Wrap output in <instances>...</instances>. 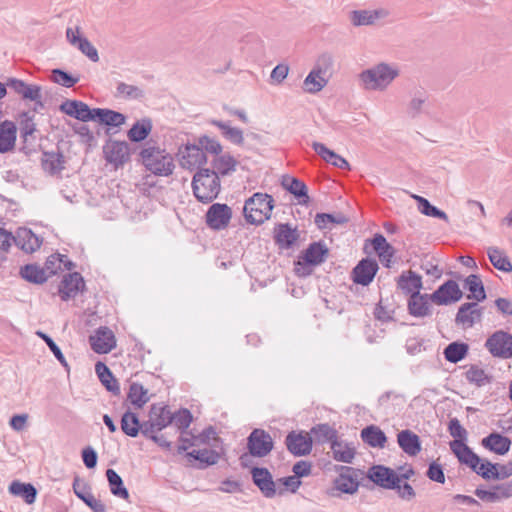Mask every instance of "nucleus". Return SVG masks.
<instances>
[{"mask_svg":"<svg viewBox=\"0 0 512 512\" xmlns=\"http://www.w3.org/2000/svg\"><path fill=\"white\" fill-rule=\"evenodd\" d=\"M400 74L398 68L388 63L380 62L362 71L359 79L368 90L384 91Z\"/></svg>","mask_w":512,"mask_h":512,"instance_id":"nucleus-1","label":"nucleus"},{"mask_svg":"<svg viewBox=\"0 0 512 512\" xmlns=\"http://www.w3.org/2000/svg\"><path fill=\"white\" fill-rule=\"evenodd\" d=\"M192 188L200 202L210 203L220 192L219 177L210 169H200L193 177Z\"/></svg>","mask_w":512,"mask_h":512,"instance_id":"nucleus-2","label":"nucleus"},{"mask_svg":"<svg viewBox=\"0 0 512 512\" xmlns=\"http://www.w3.org/2000/svg\"><path fill=\"white\" fill-rule=\"evenodd\" d=\"M273 207V198L270 195L255 193L245 201L244 217L250 224H262L270 218Z\"/></svg>","mask_w":512,"mask_h":512,"instance_id":"nucleus-3","label":"nucleus"},{"mask_svg":"<svg viewBox=\"0 0 512 512\" xmlns=\"http://www.w3.org/2000/svg\"><path fill=\"white\" fill-rule=\"evenodd\" d=\"M145 167L155 175L169 176L174 170L173 157L159 147L149 146L141 151Z\"/></svg>","mask_w":512,"mask_h":512,"instance_id":"nucleus-4","label":"nucleus"},{"mask_svg":"<svg viewBox=\"0 0 512 512\" xmlns=\"http://www.w3.org/2000/svg\"><path fill=\"white\" fill-rule=\"evenodd\" d=\"M447 430L454 438V440L449 443L450 449L458 462L463 465L472 454L475 453L473 449L466 444L468 432L456 417L449 420Z\"/></svg>","mask_w":512,"mask_h":512,"instance_id":"nucleus-5","label":"nucleus"},{"mask_svg":"<svg viewBox=\"0 0 512 512\" xmlns=\"http://www.w3.org/2000/svg\"><path fill=\"white\" fill-rule=\"evenodd\" d=\"M363 253L371 257L376 254L380 263L385 268H391L396 254V249L386 240L383 234L375 233L371 238L364 241Z\"/></svg>","mask_w":512,"mask_h":512,"instance_id":"nucleus-6","label":"nucleus"},{"mask_svg":"<svg viewBox=\"0 0 512 512\" xmlns=\"http://www.w3.org/2000/svg\"><path fill=\"white\" fill-rule=\"evenodd\" d=\"M368 482L372 485L364 484L368 489H373L374 486L385 490H391L397 483V470L383 465L373 464L371 465L365 475Z\"/></svg>","mask_w":512,"mask_h":512,"instance_id":"nucleus-7","label":"nucleus"},{"mask_svg":"<svg viewBox=\"0 0 512 512\" xmlns=\"http://www.w3.org/2000/svg\"><path fill=\"white\" fill-rule=\"evenodd\" d=\"M463 465L470 468L484 480L500 481L505 479L501 463H493L486 458H481L477 453L472 454Z\"/></svg>","mask_w":512,"mask_h":512,"instance_id":"nucleus-8","label":"nucleus"},{"mask_svg":"<svg viewBox=\"0 0 512 512\" xmlns=\"http://www.w3.org/2000/svg\"><path fill=\"white\" fill-rule=\"evenodd\" d=\"M484 346L495 358H512V335L507 331L497 330L493 332L486 339Z\"/></svg>","mask_w":512,"mask_h":512,"instance_id":"nucleus-9","label":"nucleus"},{"mask_svg":"<svg viewBox=\"0 0 512 512\" xmlns=\"http://www.w3.org/2000/svg\"><path fill=\"white\" fill-rule=\"evenodd\" d=\"M6 88L12 90L22 100L42 106V87L40 85L29 84L17 78H8Z\"/></svg>","mask_w":512,"mask_h":512,"instance_id":"nucleus-10","label":"nucleus"},{"mask_svg":"<svg viewBox=\"0 0 512 512\" xmlns=\"http://www.w3.org/2000/svg\"><path fill=\"white\" fill-rule=\"evenodd\" d=\"M431 295L436 305L447 306L460 301L464 294L457 281L448 279L439 285Z\"/></svg>","mask_w":512,"mask_h":512,"instance_id":"nucleus-11","label":"nucleus"},{"mask_svg":"<svg viewBox=\"0 0 512 512\" xmlns=\"http://www.w3.org/2000/svg\"><path fill=\"white\" fill-rule=\"evenodd\" d=\"M247 448L254 457H265L273 449V440L263 429H254L247 439Z\"/></svg>","mask_w":512,"mask_h":512,"instance_id":"nucleus-12","label":"nucleus"},{"mask_svg":"<svg viewBox=\"0 0 512 512\" xmlns=\"http://www.w3.org/2000/svg\"><path fill=\"white\" fill-rule=\"evenodd\" d=\"M179 163L182 168L194 170L206 164L207 157L198 144H186L179 148Z\"/></svg>","mask_w":512,"mask_h":512,"instance_id":"nucleus-13","label":"nucleus"},{"mask_svg":"<svg viewBox=\"0 0 512 512\" xmlns=\"http://www.w3.org/2000/svg\"><path fill=\"white\" fill-rule=\"evenodd\" d=\"M379 271V264L375 258L367 255L354 266V284L363 287L369 286Z\"/></svg>","mask_w":512,"mask_h":512,"instance_id":"nucleus-14","label":"nucleus"},{"mask_svg":"<svg viewBox=\"0 0 512 512\" xmlns=\"http://www.w3.org/2000/svg\"><path fill=\"white\" fill-rule=\"evenodd\" d=\"M66 39L70 45L80 50L91 61L97 62L99 60L97 49L82 35V30L79 25L66 29Z\"/></svg>","mask_w":512,"mask_h":512,"instance_id":"nucleus-15","label":"nucleus"},{"mask_svg":"<svg viewBox=\"0 0 512 512\" xmlns=\"http://www.w3.org/2000/svg\"><path fill=\"white\" fill-rule=\"evenodd\" d=\"M431 303L435 304L431 293H419L416 295H410L407 299V311L408 314L415 318L429 317L433 313V307Z\"/></svg>","mask_w":512,"mask_h":512,"instance_id":"nucleus-16","label":"nucleus"},{"mask_svg":"<svg viewBox=\"0 0 512 512\" xmlns=\"http://www.w3.org/2000/svg\"><path fill=\"white\" fill-rule=\"evenodd\" d=\"M232 217V210L226 204L214 203L206 213V224L213 230L225 229Z\"/></svg>","mask_w":512,"mask_h":512,"instance_id":"nucleus-17","label":"nucleus"},{"mask_svg":"<svg viewBox=\"0 0 512 512\" xmlns=\"http://www.w3.org/2000/svg\"><path fill=\"white\" fill-rule=\"evenodd\" d=\"M397 289L401 290L405 295H416L421 293L423 289L422 276L413 271L405 270L396 278Z\"/></svg>","mask_w":512,"mask_h":512,"instance_id":"nucleus-18","label":"nucleus"},{"mask_svg":"<svg viewBox=\"0 0 512 512\" xmlns=\"http://www.w3.org/2000/svg\"><path fill=\"white\" fill-rule=\"evenodd\" d=\"M90 344L93 351L98 354L109 353L116 346L115 335L111 329L100 327L90 336Z\"/></svg>","mask_w":512,"mask_h":512,"instance_id":"nucleus-19","label":"nucleus"},{"mask_svg":"<svg viewBox=\"0 0 512 512\" xmlns=\"http://www.w3.org/2000/svg\"><path fill=\"white\" fill-rule=\"evenodd\" d=\"M481 446L496 455H506L511 447L512 441L509 437L500 432L493 431L481 439Z\"/></svg>","mask_w":512,"mask_h":512,"instance_id":"nucleus-20","label":"nucleus"},{"mask_svg":"<svg viewBox=\"0 0 512 512\" xmlns=\"http://www.w3.org/2000/svg\"><path fill=\"white\" fill-rule=\"evenodd\" d=\"M338 477L334 480L333 486L327 493L331 497H340L342 494H352V468L348 466H337Z\"/></svg>","mask_w":512,"mask_h":512,"instance_id":"nucleus-21","label":"nucleus"},{"mask_svg":"<svg viewBox=\"0 0 512 512\" xmlns=\"http://www.w3.org/2000/svg\"><path fill=\"white\" fill-rule=\"evenodd\" d=\"M73 491L93 512H106L102 501L94 497L88 484L79 477H75L73 481Z\"/></svg>","mask_w":512,"mask_h":512,"instance_id":"nucleus-22","label":"nucleus"},{"mask_svg":"<svg viewBox=\"0 0 512 512\" xmlns=\"http://www.w3.org/2000/svg\"><path fill=\"white\" fill-rule=\"evenodd\" d=\"M60 110L66 115L83 122L95 120L94 109H91L82 101L66 100L60 105Z\"/></svg>","mask_w":512,"mask_h":512,"instance_id":"nucleus-23","label":"nucleus"},{"mask_svg":"<svg viewBox=\"0 0 512 512\" xmlns=\"http://www.w3.org/2000/svg\"><path fill=\"white\" fill-rule=\"evenodd\" d=\"M251 474L254 484L266 498H273L277 494L276 482L268 469L255 467Z\"/></svg>","mask_w":512,"mask_h":512,"instance_id":"nucleus-24","label":"nucleus"},{"mask_svg":"<svg viewBox=\"0 0 512 512\" xmlns=\"http://www.w3.org/2000/svg\"><path fill=\"white\" fill-rule=\"evenodd\" d=\"M397 443L404 453L414 457L422 450V441L419 435L410 429H403L397 433Z\"/></svg>","mask_w":512,"mask_h":512,"instance_id":"nucleus-25","label":"nucleus"},{"mask_svg":"<svg viewBox=\"0 0 512 512\" xmlns=\"http://www.w3.org/2000/svg\"><path fill=\"white\" fill-rule=\"evenodd\" d=\"M107 162L116 167L129 159V147L126 142L109 141L103 148Z\"/></svg>","mask_w":512,"mask_h":512,"instance_id":"nucleus-26","label":"nucleus"},{"mask_svg":"<svg viewBox=\"0 0 512 512\" xmlns=\"http://www.w3.org/2000/svg\"><path fill=\"white\" fill-rule=\"evenodd\" d=\"M274 239L280 248L289 249L299 239V231L289 224L280 223L274 228Z\"/></svg>","mask_w":512,"mask_h":512,"instance_id":"nucleus-27","label":"nucleus"},{"mask_svg":"<svg viewBox=\"0 0 512 512\" xmlns=\"http://www.w3.org/2000/svg\"><path fill=\"white\" fill-rule=\"evenodd\" d=\"M463 288L469 291L467 299L472 302L481 303L487 299L484 283L478 274H470L464 279Z\"/></svg>","mask_w":512,"mask_h":512,"instance_id":"nucleus-28","label":"nucleus"},{"mask_svg":"<svg viewBox=\"0 0 512 512\" xmlns=\"http://www.w3.org/2000/svg\"><path fill=\"white\" fill-rule=\"evenodd\" d=\"M328 83L326 71L320 67L313 68L303 81L302 89L309 94L320 92Z\"/></svg>","mask_w":512,"mask_h":512,"instance_id":"nucleus-29","label":"nucleus"},{"mask_svg":"<svg viewBox=\"0 0 512 512\" xmlns=\"http://www.w3.org/2000/svg\"><path fill=\"white\" fill-rule=\"evenodd\" d=\"M286 446L294 455H307L312 448V439L302 433L292 432L286 437Z\"/></svg>","mask_w":512,"mask_h":512,"instance_id":"nucleus-30","label":"nucleus"},{"mask_svg":"<svg viewBox=\"0 0 512 512\" xmlns=\"http://www.w3.org/2000/svg\"><path fill=\"white\" fill-rule=\"evenodd\" d=\"M14 243L26 253H33L41 246L39 237L27 228H19L17 230Z\"/></svg>","mask_w":512,"mask_h":512,"instance_id":"nucleus-31","label":"nucleus"},{"mask_svg":"<svg viewBox=\"0 0 512 512\" xmlns=\"http://www.w3.org/2000/svg\"><path fill=\"white\" fill-rule=\"evenodd\" d=\"M84 287L82 276L75 272L66 275L60 285L59 293L63 300L74 297Z\"/></svg>","mask_w":512,"mask_h":512,"instance_id":"nucleus-32","label":"nucleus"},{"mask_svg":"<svg viewBox=\"0 0 512 512\" xmlns=\"http://www.w3.org/2000/svg\"><path fill=\"white\" fill-rule=\"evenodd\" d=\"M362 441L372 448H384L388 438L383 430L376 425H367L361 430Z\"/></svg>","mask_w":512,"mask_h":512,"instance_id":"nucleus-33","label":"nucleus"},{"mask_svg":"<svg viewBox=\"0 0 512 512\" xmlns=\"http://www.w3.org/2000/svg\"><path fill=\"white\" fill-rule=\"evenodd\" d=\"M213 170L218 177L227 176L236 171L238 165L237 160L229 153H220L212 160Z\"/></svg>","mask_w":512,"mask_h":512,"instance_id":"nucleus-34","label":"nucleus"},{"mask_svg":"<svg viewBox=\"0 0 512 512\" xmlns=\"http://www.w3.org/2000/svg\"><path fill=\"white\" fill-rule=\"evenodd\" d=\"M469 344L461 340L450 342L443 350L446 361L456 364L464 360L469 354Z\"/></svg>","mask_w":512,"mask_h":512,"instance_id":"nucleus-35","label":"nucleus"},{"mask_svg":"<svg viewBox=\"0 0 512 512\" xmlns=\"http://www.w3.org/2000/svg\"><path fill=\"white\" fill-rule=\"evenodd\" d=\"M149 419L154 423V427L161 431L172 423L173 415L167 406L153 404L150 408Z\"/></svg>","mask_w":512,"mask_h":512,"instance_id":"nucleus-36","label":"nucleus"},{"mask_svg":"<svg viewBox=\"0 0 512 512\" xmlns=\"http://www.w3.org/2000/svg\"><path fill=\"white\" fill-rule=\"evenodd\" d=\"M16 133V126L13 122L4 121L0 124V153H6L14 148Z\"/></svg>","mask_w":512,"mask_h":512,"instance_id":"nucleus-37","label":"nucleus"},{"mask_svg":"<svg viewBox=\"0 0 512 512\" xmlns=\"http://www.w3.org/2000/svg\"><path fill=\"white\" fill-rule=\"evenodd\" d=\"M487 255L494 268L504 273L512 272V262L503 250L495 246L489 247Z\"/></svg>","mask_w":512,"mask_h":512,"instance_id":"nucleus-38","label":"nucleus"},{"mask_svg":"<svg viewBox=\"0 0 512 512\" xmlns=\"http://www.w3.org/2000/svg\"><path fill=\"white\" fill-rule=\"evenodd\" d=\"M413 198L416 200L419 212L423 215L441 219L445 222L449 221V217L446 212L433 205L427 198L419 195H413Z\"/></svg>","mask_w":512,"mask_h":512,"instance_id":"nucleus-39","label":"nucleus"},{"mask_svg":"<svg viewBox=\"0 0 512 512\" xmlns=\"http://www.w3.org/2000/svg\"><path fill=\"white\" fill-rule=\"evenodd\" d=\"M281 184L284 189L289 191L297 198H304L300 203L306 204L309 200L307 195V186L304 182L300 181L297 178L285 175L282 178Z\"/></svg>","mask_w":512,"mask_h":512,"instance_id":"nucleus-40","label":"nucleus"},{"mask_svg":"<svg viewBox=\"0 0 512 512\" xmlns=\"http://www.w3.org/2000/svg\"><path fill=\"white\" fill-rule=\"evenodd\" d=\"M9 492L15 496L21 497L27 504H33L36 500L37 490L29 483L13 481L9 486Z\"/></svg>","mask_w":512,"mask_h":512,"instance_id":"nucleus-41","label":"nucleus"},{"mask_svg":"<svg viewBox=\"0 0 512 512\" xmlns=\"http://www.w3.org/2000/svg\"><path fill=\"white\" fill-rule=\"evenodd\" d=\"M95 371L98 375L99 380L101 383L105 386V388L112 392L113 394L117 395L120 392V387L112 375L109 368L102 362H98L95 365Z\"/></svg>","mask_w":512,"mask_h":512,"instance_id":"nucleus-42","label":"nucleus"},{"mask_svg":"<svg viewBox=\"0 0 512 512\" xmlns=\"http://www.w3.org/2000/svg\"><path fill=\"white\" fill-rule=\"evenodd\" d=\"M94 115L95 120L108 126L118 127L125 122L123 114L109 109L94 108Z\"/></svg>","mask_w":512,"mask_h":512,"instance_id":"nucleus-43","label":"nucleus"},{"mask_svg":"<svg viewBox=\"0 0 512 512\" xmlns=\"http://www.w3.org/2000/svg\"><path fill=\"white\" fill-rule=\"evenodd\" d=\"M72 266V262H70L65 255L53 254L47 258L43 268L46 270L49 278L63 268L66 270H71Z\"/></svg>","mask_w":512,"mask_h":512,"instance_id":"nucleus-44","label":"nucleus"},{"mask_svg":"<svg viewBox=\"0 0 512 512\" xmlns=\"http://www.w3.org/2000/svg\"><path fill=\"white\" fill-rule=\"evenodd\" d=\"M106 477L109 483L111 493L121 499L127 500L129 493L123 484V480L120 475L113 469H107Z\"/></svg>","mask_w":512,"mask_h":512,"instance_id":"nucleus-45","label":"nucleus"},{"mask_svg":"<svg viewBox=\"0 0 512 512\" xmlns=\"http://www.w3.org/2000/svg\"><path fill=\"white\" fill-rule=\"evenodd\" d=\"M328 250L321 243H312L303 253L302 257L306 263H310L314 266L324 262L327 256Z\"/></svg>","mask_w":512,"mask_h":512,"instance_id":"nucleus-46","label":"nucleus"},{"mask_svg":"<svg viewBox=\"0 0 512 512\" xmlns=\"http://www.w3.org/2000/svg\"><path fill=\"white\" fill-rule=\"evenodd\" d=\"M20 275L25 280L36 284H42L48 279L46 270L43 267L34 264H28L22 267Z\"/></svg>","mask_w":512,"mask_h":512,"instance_id":"nucleus-47","label":"nucleus"},{"mask_svg":"<svg viewBox=\"0 0 512 512\" xmlns=\"http://www.w3.org/2000/svg\"><path fill=\"white\" fill-rule=\"evenodd\" d=\"M465 378L469 383L475 384L477 387L489 384L493 380L492 375L487 374L484 369L474 364L470 365L469 369L465 372Z\"/></svg>","mask_w":512,"mask_h":512,"instance_id":"nucleus-48","label":"nucleus"},{"mask_svg":"<svg viewBox=\"0 0 512 512\" xmlns=\"http://www.w3.org/2000/svg\"><path fill=\"white\" fill-rule=\"evenodd\" d=\"M211 124L218 127L222 131V135L234 144H242L244 141L243 131L239 128L230 126L229 123L212 120Z\"/></svg>","mask_w":512,"mask_h":512,"instance_id":"nucleus-49","label":"nucleus"},{"mask_svg":"<svg viewBox=\"0 0 512 512\" xmlns=\"http://www.w3.org/2000/svg\"><path fill=\"white\" fill-rule=\"evenodd\" d=\"M152 130V123L150 119H142L137 121L128 131V137L133 142H140L144 140Z\"/></svg>","mask_w":512,"mask_h":512,"instance_id":"nucleus-50","label":"nucleus"},{"mask_svg":"<svg viewBox=\"0 0 512 512\" xmlns=\"http://www.w3.org/2000/svg\"><path fill=\"white\" fill-rule=\"evenodd\" d=\"M474 307H477V303L475 302H465L461 304L455 317V323L457 325L472 327L475 324V317L472 316L471 308Z\"/></svg>","mask_w":512,"mask_h":512,"instance_id":"nucleus-51","label":"nucleus"},{"mask_svg":"<svg viewBox=\"0 0 512 512\" xmlns=\"http://www.w3.org/2000/svg\"><path fill=\"white\" fill-rule=\"evenodd\" d=\"M128 399L134 406L141 408L149 401L148 390L141 384L132 383L129 388Z\"/></svg>","mask_w":512,"mask_h":512,"instance_id":"nucleus-52","label":"nucleus"},{"mask_svg":"<svg viewBox=\"0 0 512 512\" xmlns=\"http://www.w3.org/2000/svg\"><path fill=\"white\" fill-rule=\"evenodd\" d=\"M140 428V422L136 414L132 412H126L123 414L121 419V429L126 435L136 437L139 434Z\"/></svg>","mask_w":512,"mask_h":512,"instance_id":"nucleus-53","label":"nucleus"},{"mask_svg":"<svg viewBox=\"0 0 512 512\" xmlns=\"http://www.w3.org/2000/svg\"><path fill=\"white\" fill-rule=\"evenodd\" d=\"M381 15L382 10H354V26L372 25Z\"/></svg>","mask_w":512,"mask_h":512,"instance_id":"nucleus-54","label":"nucleus"},{"mask_svg":"<svg viewBox=\"0 0 512 512\" xmlns=\"http://www.w3.org/2000/svg\"><path fill=\"white\" fill-rule=\"evenodd\" d=\"M349 218L344 216L343 214H327V213H318L315 216V224L320 229H325L328 227V224H343L348 222Z\"/></svg>","mask_w":512,"mask_h":512,"instance_id":"nucleus-55","label":"nucleus"},{"mask_svg":"<svg viewBox=\"0 0 512 512\" xmlns=\"http://www.w3.org/2000/svg\"><path fill=\"white\" fill-rule=\"evenodd\" d=\"M310 438L320 443L332 441L335 438V430L328 424H319L311 429Z\"/></svg>","mask_w":512,"mask_h":512,"instance_id":"nucleus-56","label":"nucleus"},{"mask_svg":"<svg viewBox=\"0 0 512 512\" xmlns=\"http://www.w3.org/2000/svg\"><path fill=\"white\" fill-rule=\"evenodd\" d=\"M331 450L334 459L337 461L351 463L352 462V448L348 444H343L337 440L332 441Z\"/></svg>","mask_w":512,"mask_h":512,"instance_id":"nucleus-57","label":"nucleus"},{"mask_svg":"<svg viewBox=\"0 0 512 512\" xmlns=\"http://www.w3.org/2000/svg\"><path fill=\"white\" fill-rule=\"evenodd\" d=\"M425 476L436 483L444 484L446 481L443 465L438 460H432L428 464Z\"/></svg>","mask_w":512,"mask_h":512,"instance_id":"nucleus-58","label":"nucleus"},{"mask_svg":"<svg viewBox=\"0 0 512 512\" xmlns=\"http://www.w3.org/2000/svg\"><path fill=\"white\" fill-rule=\"evenodd\" d=\"M43 168L51 174L57 173L63 169L62 156L55 153L45 154Z\"/></svg>","mask_w":512,"mask_h":512,"instance_id":"nucleus-59","label":"nucleus"},{"mask_svg":"<svg viewBox=\"0 0 512 512\" xmlns=\"http://www.w3.org/2000/svg\"><path fill=\"white\" fill-rule=\"evenodd\" d=\"M391 490H394L399 498L406 501H410L416 496L415 489L407 481L398 480L396 486H394Z\"/></svg>","mask_w":512,"mask_h":512,"instance_id":"nucleus-60","label":"nucleus"},{"mask_svg":"<svg viewBox=\"0 0 512 512\" xmlns=\"http://www.w3.org/2000/svg\"><path fill=\"white\" fill-rule=\"evenodd\" d=\"M198 146L201 147L202 151L214 154L215 156L222 153V146L219 141L208 136L200 137L198 140Z\"/></svg>","mask_w":512,"mask_h":512,"instance_id":"nucleus-61","label":"nucleus"},{"mask_svg":"<svg viewBox=\"0 0 512 512\" xmlns=\"http://www.w3.org/2000/svg\"><path fill=\"white\" fill-rule=\"evenodd\" d=\"M51 80L59 85L70 88L78 82V78H74L68 73L60 69H54L51 72Z\"/></svg>","mask_w":512,"mask_h":512,"instance_id":"nucleus-62","label":"nucleus"},{"mask_svg":"<svg viewBox=\"0 0 512 512\" xmlns=\"http://www.w3.org/2000/svg\"><path fill=\"white\" fill-rule=\"evenodd\" d=\"M117 92L119 95L129 99H138L144 95L141 88L126 83H119L117 86Z\"/></svg>","mask_w":512,"mask_h":512,"instance_id":"nucleus-63","label":"nucleus"},{"mask_svg":"<svg viewBox=\"0 0 512 512\" xmlns=\"http://www.w3.org/2000/svg\"><path fill=\"white\" fill-rule=\"evenodd\" d=\"M192 422V415L189 410L182 409L179 410L175 415H173L172 423L181 430V432H185V430L190 426Z\"/></svg>","mask_w":512,"mask_h":512,"instance_id":"nucleus-64","label":"nucleus"}]
</instances>
